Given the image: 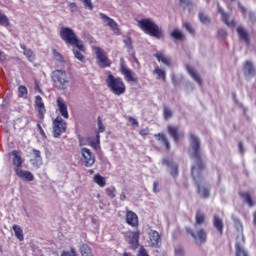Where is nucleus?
Instances as JSON below:
<instances>
[{
	"instance_id": "nucleus-57",
	"label": "nucleus",
	"mask_w": 256,
	"mask_h": 256,
	"mask_svg": "<svg viewBox=\"0 0 256 256\" xmlns=\"http://www.w3.org/2000/svg\"><path fill=\"white\" fill-rule=\"evenodd\" d=\"M218 35L219 37H221L222 39H225L227 37V32L225 30H219L218 31Z\"/></svg>"
},
{
	"instance_id": "nucleus-61",
	"label": "nucleus",
	"mask_w": 256,
	"mask_h": 256,
	"mask_svg": "<svg viewBox=\"0 0 256 256\" xmlns=\"http://www.w3.org/2000/svg\"><path fill=\"white\" fill-rule=\"evenodd\" d=\"M125 199H127V195H125V192H121L120 201H125Z\"/></svg>"
},
{
	"instance_id": "nucleus-14",
	"label": "nucleus",
	"mask_w": 256,
	"mask_h": 256,
	"mask_svg": "<svg viewBox=\"0 0 256 256\" xmlns=\"http://www.w3.org/2000/svg\"><path fill=\"white\" fill-rule=\"evenodd\" d=\"M186 231L191 235V237H193V239H195V241H199V243H206L207 232H205V229H200L197 234H195L191 228H187Z\"/></svg>"
},
{
	"instance_id": "nucleus-32",
	"label": "nucleus",
	"mask_w": 256,
	"mask_h": 256,
	"mask_svg": "<svg viewBox=\"0 0 256 256\" xmlns=\"http://www.w3.org/2000/svg\"><path fill=\"white\" fill-rule=\"evenodd\" d=\"M80 253H81V256H95V254H93V250L87 244L81 245Z\"/></svg>"
},
{
	"instance_id": "nucleus-10",
	"label": "nucleus",
	"mask_w": 256,
	"mask_h": 256,
	"mask_svg": "<svg viewBox=\"0 0 256 256\" xmlns=\"http://www.w3.org/2000/svg\"><path fill=\"white\" fill-rule=\"evenodd\" d=\"M81 154V162L85 167H93V165H95V154H93L89 148H82Z\"/></svg>"
},
{
	"instance_id": "nucleus-7",
	"label": "nucleus",
	"mask_w": 256,
	"mask_h": 256,
	"mask_svg": "<svg viewBox=\"0 0 256 256\" xmlns=\"http://www.w3.org/2000/svg\"><path fill=\"white\" fill-rule=\"evenodd\" d=\"M67 131V122L61 116H57L53 120V136L58 139L62 133Z\"/></svg>"
},
{
	"instance_id": "nucleus-19",
	"label": "nucleus",
	"mask_w": 256,
	"mask_h": 256,
	"mask_svg": "<svg viewBox=\"0 0 256 256\" xmlns=\"http://www.w3.org/2000/svg\"><path fill=\"white\" fill-rule=\"evenodd\" d=\"M168 133L172 139H174L175 143H179V139L183 137L182 133H179V126H173L169 125L168 126Z\"/></svg>"
},
{
	"instance_id": "nucleus-52",
	"label": "nucleus",
	"mask_w": 256,
	"mask_h": 256,
	"mask_svg": "<svg viewBox=\"0 0 256 256\" xmlns=\"http://www.w3.org/2000/svg\"><path fill=\"white\" fill-rule=\"evenodd\" d=\"M234 223L237 229H243V224L241 223V220H239V218L234 219Z\"/></svg>"
},
{
	"instance_id": "nucleus-54",
	"label": "nucleus",
	"mask_w": 256,
	"mask_h": 256,
	"mask_svg": "<svg viewBox=\"0 0 256 256\" xmlns=\"http://www.w3.org/2000/svg\"><path fill=\"white\" fill-rule=\"evenodd\" d=\"M175 253L178 256H182L183 255V248L181 246H178L175 248Z\"/></svg>"
},
{
	"instance_id": "nucleus-42",
	"label": "nucleus",
	"mask_w": 256,
	"mask_h": 256,
	"mask_svg": "<svg viewBox=\"0 0 256 256\" xmlns=\"http://www.w3.org/2000/svg\"><path fill=\"white\" fill-rule=\"evenodd\" d=\"M52 53H53V57H54V59H56V61H59L60 63H63V61H65V60L63 59V55H61V54L59 53V51H57L56 49H53V50H52Z\"/></svg>"
},
{
	"instance_id": "nucleus-18",
	"label": "nucleus",
	"mask_w": 256,
	"mask_h": 256,
	"mask_svg": "<svg viewBox=\"0 0 256 256\" xmlns=\"http://www.w3.org/2000/svg\"><path fill=\"white\" fill-rule=\"evenodd\" d=\"M141 233L139 229L136 231L131 232V235L128 236V243L132 249H137L139 247V237Z\"/></svg>"
},
{
	"instance_id": "nucleus-46",
	"label": "nucleus",
	"mask_w": 256,
	"mask_h": 256,
	"mask_svg": "<svg viewBox=\"0 0 256 256\" xmlns=\"http://www.w3.org/2000/svg\"><path fill=\"white\" fill-rule=\"evenodd\" d=\"M68 7H69L71 13H77V11H78V9H79V8L77 7V3H75V2H69V3H68Z\"/></svg>"
},
{
	"instance_id": "nucleus-8",
	"label": "nucleus",
	"mask_w": 256,
	"mask_h": 256,
	"mask_svg": "<svg viewBox=\"0 0 256 256\" xmlns=\"http://www.w3.org/2000/svg\"><path fill=\"white\" fill-rule=\"evenodd\" d=\"M34 108L37 111V119L39 123H43L45 119V113H47V108H45V103L43 102V98L40 95L35 97Z\"/></svg>"
},
{
	"instance_id": "nucleus-40",
	"label": "nucleus",
	"mask_w": 256,
	"mask_h": 256,
	"mask_svg": "<svg viewBox=\"0 0 256 256\" xmlns=\"http://www.w3.org/2000/svg\"><path fill=\"white\" fill-rule=\"evenodd\" d=\"M97 123H98V133H105V125H103V119L101 116H98L97 118Z\"/></svg>"
},
{
	"instance_id": "nucleus-16",
	"label": "nucleus",
	"mask_w": 256,
	"mask_h": 256,
	"mask_svg": "<svg viewBox=\"0 0 256 256\" xmlns=\"http://www.w3.org/2000/svg\"><path fill=\"white\" fill-rule=\"evenodd\" d=\"M58 111L64 119H69V110H67V103L62 97H58L56 100Z\"/></svg>"
},
{
	"instance_id": "nucleus-17",
	"label": "nucleus",
	"mask_w": 256,
	"mask_h": 256,
	"mask_svg": "<svg viewBox=\"0 0 256 256\" xmlns=\"http://www.w3.org/2000/svg\"><path fill=\"white\" fill-rule=\"evenodd\" d=\"M15 174L19 179H23V181H34L35 176L30 171H25L23 168H14Z\"/></svg>"
},
{
	"instance_id": "nucleus-31",
	"label": "nucleus",
	"mask_w": 256,
	"mask_h": 256,
	"mask_svg": "<svg viewBox=\"0 0 256 256\" xmlns=\"http://www.w3.org/2000/svg\"><path fill=\"white\" fill-rule=\"evenodd\" d=\"M188 73L198 83V85H203V79L201 78V75L197 73L193 68H188Z\"/></svg>"
},
{
	"instance_id": "nucleus-23",
	"label": "nucleus",
	"mask_w": 256,
	"mask_h": 256,
	"mask_svg": "<svg viewBox=\"0 0 256 256\" xmlns=\"http://www.w3.org/2000/svg\"><path fill=\"white\" fill-rule=\"evenodd\" d=\"M218 12L220 13L222 17V21L228 26V27H235V20L229 21V14L225 13L223 8L221 6H218Z\"/></svg>"
},
{
	"instance_id": "nucleus-13",
	"label": "nucleus",
	"mask_w": 256,
	"mask_h": 256,
	"mask_svg": "<svg viewBox=\"0 0 256 256\" xmlns=\"http://www.w3.org/2000/svg\"><path fill=\"white\" fill-rule=\"evenodd\" d=\"M8 157L12 159V165L15 167V169H22L23 168V157H21V154H19V151L12 150L8 153Z\"/></svg>"
},
{
	"instance_id": "nucleus-30",
	"label": "nucleus",
	"mask_w": 256,
	"mask_h": 256,
	"mask_svg": "<svg viewBox=\"0 0 256 256\" xmlns=\"http://www.w3.org/2000/svg\"><path fill=\"white\" fill-rule=\"evenodd\" d=\"M93 181L98 187H105L107 185V180L99 173L94 175Z\"/></svg>"
},
{
	"instance_id": "nucleus-12",
	"label": "nucleus",
	"mask_w": 256,
	"mask_h": 256,
	"mask_svg": "<svg viewBox=\"0 0 256 256\" xmlns=\"http://www.w3.org/2000/svg\"><path fill=\"white\" fill-rule=\"evenodd\" d=\"M125 220L127 225L133 227V229L139 228V216H137V213L133 212V210H126Z\"/></svg>"
},
{
	"instance_id": "nucleus-26",
	"label": "nucleus",
	"mask_w": 256,
	"mask_h": 256,
	"mask_svg": "<svg viewBox=\"0 0 256 256\" xmlns=\"http://www.w3.org/2000/svg\"><path fill=\"white\" fill-rule=\"evenodd\" d=\"M12 229L14 231L15 237L18 239V241H24L25 240V235L23 234V228L21 226L14 224L12 226Z\"/></svg>"
},
{
	"instance_id": "nucleus-24",
	"label": "nucleus",
	"mask_w": 256,
	"mask_h": 256,
	"mask_svg": "<svg viewBox=\"0 0 256 256\" xmlns=\"http://www.w3.org/2000/svg\"><path fill=\"white\" fill-rule=\"evenodd\" d=\"M241 242H236V256H247V251L243 248V243H245V238L240 237Z\"/></svg>"
},
{
	"instance_id": "nucleus-47",
	"label": "nucleus",
	"mask_w": 256,
	"mask_h": 256,
	"mask_svg": "<svg viewBox=\"0 0 256 256\" xmlns=\"http://www.w3.org/2000/svg\"><path fill=\"white\" fill-rule=\"evenodd\" d=\"M32 153L34 155V159L36 161H41V151L37 150V149H33Z\"/></svg>"
},
{
	"instance_id": "nucleus-63",
	"label": "nucleus",
	"mask_w": 256,
	"mask_h": 256,
	"mask_svg": "<svg viewBox=\"0 0 256 256\" xmlns=\"http://www.w3.org/2000/svg\"><path fill=\"white\" fill-rule=\"evenodd\" d=\"M121 256H133V254H131V252H124Z\"/></svg>"
},
{
	"instance_id": "nucleus-41",
	"label": "nucleus",
	"mask_w": 256,
	"mask_h": 256,
	"mask_svg": "<svg viewBox=\"0 0 256 256\" xmlns=\"http://www.w3.org/2000/svg\"><path fill=\"white\" fill-rule=\"evenodd\" d=\"M18 93H19V97H27V87L25 85H20L18 87Z\"/></svg>"
},
{
	"instance_id": "nucleus-25",
	"label": "nucleus",
	"mask_w": 256,
	"mask_h": 256,
	"mask_svg": "<svg viewBox=\"0 0 256 256\" xmlns=\"http://www.w3.org/2000/svg\"><path fill=\"white\" fill-rule=\"evenodd\" d=\"M170 37L171 39H173L174 41H185V34H183V31L179 30V29H174L171 33H170Z\"/></svg>"
},
{
	"instance_id": "nucleus-51",
	"label": "nucleus",
	"mask_w": 256,
	"mask_h": 256,
	"mask_svg": "<svg viewBox=\"0 0 256 256\" xmlns=\"http://www.w3.org/2000/svg\"><path fill=\"white\" fill-rule=\"evenodd\" d=\"M139 135H141V137H147V135H149V128L141 129Z\"/></svg>"
},
{
	"instance_id": "nucleus-1",
	"label": "nucleus",
	"mask_w": 256,
	"mask_h": 256,
	"mask_svg": "<svg viewBox=\"0 0 256 256\" xmlns=\"http://www.w3.org/2000/svg\"><path fill=\"white\" fill-rule=\"evenodd\" d=\"M190 145L193 148V157L196 159V165L192 166V177L196 183L197 193L202 199L211 197V189L205 185H201L203 181V171H205V163L201 159V143L195 134H190Z\"/></svg>"
},
{
	"instance_id": "nucleus-53",
	"label": "nucleus",
	"mask_w": 256,
	"mask_h": 256,
	"mask_svg": "<svg viewBox=\"0 0 256 256\" xmlns=\"http://www.w3.org/2000/svg\"><path fill=\"white\" fill-rule=\"evenodd\" d=\"M37 129H38L40 135H42L43 137H47L45 134V131L43 130V127H41V123L37 124Z\"/></svg>"
},
{
	"instance_id": "nucleus-6",
	"label": "nucleus",
	"mask_w": 256,
	"mask_h": 256,
	"mask_svg": "<svg viewBox=\"0 0 256 256\" xmlns=\"http://www.w3.org/2000/svg\"><path fill=\"white\" fill-rule=\"evenodd\" d=\"M119 71H120L121 75H123V77H124L125 81H127V83H137V81H139L137 74H135V72H133V70H131L127 67V64L125 63V59H123V58L120 59Z\"/></svg>"
},
{
	"instance_id": "nucleus-21",
	"label": "nucleus",
	"mask_w": 256,
	"mask_h": 256,
	"mask_svg": "<svg viewBox=\"0 0 256 256\" xmlns=\"http://www.w3.org/2000/svg\"><path fill=\"white\" fill-rule=\"evenodd\" d=\"M212 223L215 229L218 231L219 235H223V229L225 227V225L223 224V219H221L219 215H214Z\"/></svg>"
},
{
	"instance_id": "nucleus-35",
	"label": "nucleus",
	"mask_w": 256,
	"mask_h": 256,
	"mask_svg": "<svg viewBox=\"0 0 256 256\" xmlns=\"http://www.w3.org/2000/svg\"><path fill=\"white\" fill-rule=\"evenodd\" d=\"M179 6L183 9H189L191 13L193 11V2L191 0H179Z\"/></svg>"
},
{
	"instance_id": "nucleus-2",
	"label": "nucleus",
	"mask_w": 256,
	"mask_h": 256,
	"mask_svg": "<svg viewBox=\"0 0 256 256\" xmlns=\"http://www.w3.org/2000/svg\"><path fill=\"white\" fill-rule=\"evenodd\" d=\"M60 39H62L66 45L76 47V49H72V53H74V56L76 59H78V61L85 63V55H83V53L86 51L85 45L83 44V40L77 37V34H75L73 29L69 27H62L60 29Z\"/></svg>"
},
{
	"instance_id": "nucleus-15",
	"label": "nucleus",
	"mask_w": 256,
	"mask_h": 256,
	"mask_svg": "<svg viewBox=\"0 0 256 256\" xmlns=\"http://www.w3.org/2000/svg\"><path fill=\"white\" fill-rule=\"evenodd\" d=\"M162 163L170 169V174L172 175V177H177V175H179V166L175 162H173V159L164 158Z\"/></svg>"
},
{
	"instance_id": "nucleus-11",
	"label": "nucleus",
	"mask_w": 256,
	"mask_h": 256,
	"mask_svg": "<svg viewBox=\"0 0 256 256\" xmlns=\"http://www.w3.org/2000/svg\"><path fill=\"white\" fill-rule=\"evenodd\" d=\"M99 15L100 19H102V21H104V23H106V25L110 27L111 31H113L115 35H121V29H119V24H117L113 18H110L103 13H100Z\"/></svg>"
},
{
	"instance_id": "nucleus-39",
	"label": "nucleus",
	"mask_w": 256,
	"mask_h": 256,
	"mask_svg": "<svg viewBox=\"0 0 256 256\" xmlns=\"http://www.w3.org/2000/svg\"><path fill=\"white\" fill-rule=\"evenodd\" d=\"M183 28L186 29V31H188L190 35H195V28L193 27V25H191L190 22H184Z\"/></svg>"
},
{
	"instance_id": "nucleus-5",
	"label": "nucleus",
	"mask_w": 256,
	"mask_h": 256,
	"mask_svg": "<svg viewBox=\"0 0 256 256\" xmlns=\"http://www.w3.org/2000/svg\"><path fill=\"white\" fill-rule=\"evenodd\" d=\"M138 27L150 37H158L160 35L159 26L151 18H143L138 20Z\"/></svg>"
},
{
	"instance_id": "nucleus-48",
	"label": "nucleus",
	"mask_w": 256,
	"mask_h": 256,
	"mask_svg": "<svg viewBox=\"0 0 256 256\" xmlns=\"http://www.w3.org/2000/svg\"><path fill=\"white\" fill-rule=\"evenodd\" d=\"M128 121L132 125V127H139V121H137V119L129 116Z\"/></svg>"
},
{
	"instance_id": "nucleus-56",
	"label": "nucleus",
	"mask_w": 256,
	"mask_h": 256,
	"mask_svg": "<svg viewBox=\"0 0 256 256\" xmlns=\"http://www.w3.org/2000/svg\"><path fill=\"white\" fill-rule=\"evenodd\" d=\"M138 256H149V254L147 253V250H145V248H141L139 250Z\"/></svg>"
},
{
	"instance_id": "nucleus-64",
	"label": "nucleus",
	"mask_w": 256,
	"mask_h": 256,
	"mask_svg": "<svg viewBox=\"0 0 256 256\" xmlns=\"http://www.w3.org/2000/svg\"><path fill=\"white\" fill-rule=\"evenodd\" d=\"M253 223L256 226V211L254 212V215H253Z\"/></svg>"
},
{
	"instance_id": "nucleus-38",
	"label": "nucleus",
	"mask_w": 256,
	"mask_h": 256,
	"mask_svg": "<svg viewBox=\"0 0 256 256\" xmlns=\"http://www.w3.org/2000/svg\"><path fill=\"white\" fill-rule=\"evenodd\" d=\"M199 20L203 23V25H209V23H211V19L209 18V16H207V14L200 12L198 14Z\"/></svg>"
},
{
	"instance_id": "nucleus-29",
	"label": "nucleus",
	"mask_w": 256,
	"mask_h": 256,
	"mask_svg": "<svg viewBox=\"0 0 256 256\" xmlns=\"http://www.w3.org/2000/svg\"><path fill=\"white\" fill-rule=\"evenodd\" d=\"M20 49H22L24 52L25 57H27L28 61L33 63L35 61V55L33 54V51L31 49H27V46L24 44L20 45Z\"/></svg>"
},
{
	"instance_id": "nucleus-36",
	"label": "nucleus",
	"mask_w": 256,
	"mask_h": 256,
	"mask_svg": "<svg viewBox=\"0 0 256 256\" xmlns=\"http://www.w3.org/2000/svg\"><path fill=\"white\" fill-rule=\"evenodd\" d=\"M0 25L2 27H9V25H11V22H9V18L7 17V15L1 13V11H0Z\"/></svg>"
},
{
	"instance_id": "nucleus-49",
	"label": "nucleus",
	"mask_w": 256,
	"mask_h": 256,
	"mask_svg": "<svg viewBox=\"0 0 256 256\" xmlns=\"http://www.w3.org/2000/svg\"><path fill=\"white\" fill-rule=\"evenodd\" d=\"M152 75L156 76V79H161V68H159V66H157L153 71H152Z\"/></svg>"
},
{
	"instance_id": "nucleus-9",
	"label": "nucleus",
	"mask_w": 256,
	"mask_h": 256,
	"mask_svg": "<svg viewBox=\"0 0 256 256\" xmlns=\"http://www.w3.org/2000/svg\"><path fill=\"white\" fill-rule=\"evenodd\" d=\"M96 57L97 64L101 69H107V67H111L113 62H111V59L107 57L105 50L101 49L100 47H96Z\"/></svg>"
},
{
	"instance_id": "nucleus-4",
	"label": "nucleus",
	"mask_w": 256,
	"mask_h": 256,
	"mask_svg": "<svg viewBox=\"0 0 256 256\" xmlns=\"http://www.w3.org/2000/svg\"><path fill=\"white\" fill-rule=\"evenodd\" d=\"M51 79L54 87L60 91H65L69 87V76L65 70L56 69L51 73Z\"/></svg>"
},
{
	"instance_id": "nucleus-33",
	"label": "nucleus",
	"mask_w": 256,
	"mask_h": 256,
	"mask_svg": "<svg viewBox=\"0 0 256 256\" xmlns=\"http://www.w3.org/2000/svg\"><path fill=\"white\" fill-rule=\"evenodd\" d=\"M245 75H255V67L251 61H246L244 64Z\"/></svg>"
},
{
	"instance_id": "nucleus-60",
	"label": "nucleus",
	"mask_w": 256,
	"mask_h": 256,
	"mask_svg": "<svg viewBox=\"0 0 256 256\" xmlns=\"http://www.w3.org/2000/svg\"><path fill=\"white\" fill-rule=\"evenodd\" d=\"M238 5L239 8L241 9V12L245 15V13H247V9L243 5H241V3H238Z\"/></svg>"
},
{
	"instance_id": "nucleus-27",
	"label": "nucleus",
	"mask_w": 256,
	"mask_h": 256,
	"mask_svg": "<svg viewBox=\"0 0 256 256\" xmlns=\"http://www.w3.org/2000/svg\"><path fill=\"white\" fill-rule=\"evenodd\" d=\"M197 225H205V213L201 212V210H197L195 215L194 227H197Z\"/></svg>"
},
{
	"instance_id": "nucleus-55",
	"label": "nucleus",
	"mask_w": 256,
	"mask_h": 256,
	"mask_svg": "<svg viewBox=\"0 0 256 256\" xmlns=\"http://www.w3.org/2000/svg\"><path fill=\"white\" fill-rule=\"evenodd\" d=\"M238 149L239 153H241L242 155L245 153V147L243 146V142L238 143Z\"/></svg>"
},
{
	"instance_id": "nucleus-22",
	"label": "nucleus",
	"mask_w": 256,
	"mask_h": 256,
	"mask_svg": "<svg viewBox=\"0 0 256 256\" xmlns=\"http://www.w3.org/2000/svg\"><path fill=\"white\" fill-rule=\"evenodd\" d=\"M160 239H161V235H159V232L155 230H151L149 232V243L151 247H157V245H159Z\"/></svg>"
},
{
	"instance_id": "nucleus-43",
	"label": "nucleus",
	"mask_w": 256,
	"mask_h": 256,
	"mask_svg": "<svg viewBox=\"0 0 256 256\" xmlns=\"http://www.w3.org/2000/svg\"><path fill=\"white\" fill-rule=\"evenodd\" d=\"M60 256H77V251L72 247L70 251H62Z\"/></svg>"
},
{
	"instance_id": "nucleus-58",
	"label": "nucleus",
	"mask_w": 256,
	"mask_h": 256,
	"mask_svg": "<svg viewBox=\"0 0 256 256\" xmlns=\"http://www.w3.org/2000/svg\"><path fill=\"white\" fill-rule=\"evenodd\" d=\"M7 60V55L5 52L0 51V61H6Z\"/></svg>"
},
{
	"instance_id": "nucleus-50",
	"label": "nucleus",
	"mask_w": 256,
	"mask_h": 256,
	"mask_svg": "<svg viewBox=\"0 0 256 256\" xmlns=\"http://www.w3.org/2000/svg\"><path fill=\"white\" fill-rule=\"evenodd\" d=\"M101 143V135H99V132L96 134V141L92 142V147H95L96 145H100Z\"/></svg>"
},
{
	"instance_id": "nucleus-20",
	"label": "nucleus",
	"mask_w": 256,
	"mask_h": 256,
	"mask_svg": "<svg viewBox=\"0 0 256 256\" xmlns=\"http://www.w3.org/2000/svg\"><path fill=\"white\" fill-rule=\"evenodd\" d=\"M239 197L243 199L244 203L248 205V207H255V201L253 200V196L249 192L240 191Z\"/></svg>"
},
{
	"instance_id": "nucleus-28",
	"label": "nucleus",
	"mask_w": 256,
	"mask_h": 256,
	"mask_svg": "<svg viewBox=\"0 0 256 256\" xmlns=\"http://www.w3.org/2000/svg\"><path fill=\"white\" fill-rule=\"evenodd\" d=\"M237 33L240 37V39L246 44L249 45L251 43V40H249V34H247V31L245 29L238 27L237 28Z\"/></svg>"
},
{
	"instance_id": "nucleus-45",
	"label": "nucleus",
	"mask_w": 256,
	"mask_h": 256,
	"mask_svg": "<svg viewBox=\"0 0 256 256\" xmlns=\"http://www.w3.org/2000/svg\"><path fill=\"white\" fill-rule=\"evenodd\" d=\"M161 61H162V63H164V65H167V67H171V65H172L171 58H169L167 56L162 55Z\"/></svg>"
},
{
	"instance_id": "nucleus-34",
	"label": "nucleus",
	"mask_w": 256,
	"mask_h": 256,
	"mask_svg": "<svg viewBox=\"0 0 256 256\" xmlns=\"http://www.w3.org/2000/svg\"><path fill=\"white\" fill-rule=\"evenodd\" d=\"M105 193L110 199H115L117 197V188L115 186L107 187L105 188Z\"/></svg>"
},
{
	"instance_id": "nucleus-62",
	"label": "nucleus",
	"mask_w": 256,
	"mask_h": 256,
	"mask_svg": "<svg viewBox=\"0 0 256 256\" xmlns=\"http://www.w3.org/2000/svg\"><path fill=\"white\" fill-rule=\"evenodd\" d=\"M155 57L161 63V53H156Z\"/></svg>"
},
{
	"instance_id": "nucleus-59",
	"label": "nucleus",
	"mask_w": 256,
	"mask_h": 256,
	"mask_svg": "<svg viewBox=\"0 0 256 256\" xmlns=\"http://www.w3.org/2000/svg\"><path fill=\"white\" fill-rule=\"evenodd\" d=\"M157 187H159V183L158 182H154L153 183V191H154V193H159V190L157 189Z\"/></svg>"
},
{
	"instance_id": "nucleus-37",
	"label": "nucleus",
	"mask_w": 256,
	"mask_h": 256,
	"mask_svg": "<svg viewBox=\"0 0 256 256\" xmlns=\"http://www.w3.org/2000/svg\"><path fill=\"white\" fill-rule=\"evenodd\" d=\"M163 117L165 121H169L173 117V110L170 107L165 106L163 110Z\"/></svg>"
},
{
	"instance_id": "nucleus-44",
	"label": "nucleus",
	"mask_w": 256,
	"mask_h": 256,
	"mask_svg": "<svg viewBox=\"0 0 256 256\" xmlns=\"http://www.w3.org/2000/svg\"><path fill=\"white\" fill-rule=\"evenodd\" d=\"M161 141L166 148V151H169V149H171V145L169 144V140L165 137V134H161Z\"/></svg>"
},
{
	"instance_id": "nucleus-3",
	"label": "nucleus",
	"mask_w": 256,
	"mask_h": 256,
	"mask_svg": "<svg viewBox=\"0 0 256 256\" xmlns=\"http://www.w3.org/2000/svg\"><path fill=\"white\" fill-rule=\"evenodd\" d=\"M106 85L111 93L117 96L123 95L125 91H127V86L125 85L123 78L115 77L111 72L107 75Z\"/></svg>"
}]
</instances>
